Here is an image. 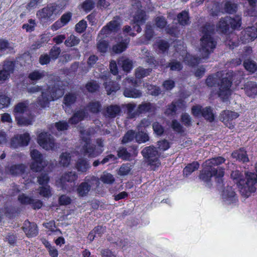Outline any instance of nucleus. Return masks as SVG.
I'll return each mask as SVG.
<instances>
[{"label":"nucleus","instance_id":"nucleus-23","mask_svg":"<svg viewBox=\"0 0 257 257\" xmlns=\"http://www.w3.org/2000/svg\"><path fill=\"white\" fill-rule=\"evenodd\" d=\"M156 109L155 105L150 102H144L138 106L139 115L146 112H153Z\"/></svg>","mask_w":257,"mask_h":257},{"label":"nucleus","instance_id":"nucleus-55","mask_svg":"<svg viewBox=\"0 0 257 257\" xmlns=\"http://www.w3.org/2000/svg\"><path fill=\"white\" fill-rule=\"evenodd\" d=\"M136 133L133 130L128 131L123 137L122 142L123 143H127L130 142L136 138Z\"/></svg>","mask_w":257,"mask_h":257},{"label":"nucleus","instance_id":"nucleus-8","mask_svg":"<svg viewBox=\"0 0 257 257\" xmlns=\"http://www.w3.org/2000/svg\"><path fill=\"white\" fill-rule=\"evenodd\" d=\"M132 11L135 13L134 15V23L144 24L146 20L145 12L141 10V3L139 1L133 0Z\"/></svg>","mask_w":257,"mask_h":257},{"label":"nucleus","instance_id":"nucleus-20","mask_svg":"<svg viewBox=\"0 0 257 257\" xmlns=\"http://www.w3.org/2000/svg\"><path fill=\"white\" fill-rule=\"evenodd\" d=\"M23 229L28 237L36 236L38 233L37 225L28 220L25 221Z\"/></svg>","mask_w":257,"mask_h":257},{"label":"nucleus","instance_id":"nucleus-45","mask_svg":"<svg viewBox=\"0 0 257 257\" xmlns=\"http://www.w3.org/2000/svg\"><path fill=\"white\" fill-rule=\"evenodd\" d=\"M80 42V39L73 35H71L65 40L64 43L67 47H71L77 45Z\"/></svg>","mask_w":257,"mask_h":257},{"label":"nucleus","instance_id":"nucleus-40","mask_svg":"<svg viewBox=\"0 0 257 257\" xmlns=\"http://www.w3.org/2000/svg\"><path fill=\"white\" fill-rule=\"evenodd\" d=\"M28 106V102L27 101L19 103L15 107L14 112L15 116H19L20 114L24 113L27 109Z\"/></svg>","mask_w":257,"mask_h":257},{"label":"nucleus","instance_id":"nucleus-10","mask_svg":"<svg viewBox=\"0 0 257 257\" xmlns=\"http://www.w3.org/2000/svg\"><path fill=\"white\" fill-rule=\"evenodd\" d=\"M221 198L223 203L227 205L235 204L237 202V196L233 189L227 186L221 194Z\"/></svg>","mask_w":257,"mask_h":257},{"label":"nucleus","instance_id":"nucleus-35","mask_svg":"<svg viewBox=\"0 0 257 257\" xmlns=\"http://www.w3.org/2000/svg\"><path fill=\"white\" fill-rule=\"evenodd\" d=\"M199 164L197 162H193L186 166L183 170V175L186 177L189 176L192 172L198 170Z\"/></svg>","mask_w":257,"mask_h":257},{"label":"nucleus","instance_id":"nucleus-64","mask_svg":"<svg viewBox=\"0 0 257 257\" xmlns=\"http://www.w3.org/2000/svg\"><path fill=\"white\" fill-rule=\"evenodd\" d=\"M94 7V3L92 0H86L82 5V8L85 11L89 12Z\"/></svg>","mask_w":257,"mask_h":257},{"label":"nucleus","instance_id":"nucleus-36","mask_svg":"<svg viewBox=\"0 0 257 257\" xmlns=\"http://www.w3.org/2000/svg\"><path fill=\"white\" fill-rule=\"evenodd\" d=\"M201 115L210 122L213 121L214 119V114L212 108L210 106L202 108Z\"/></svg>","mask_w":257,"mask_h":257},{"label":"nucleus","instance_id":"nucleus-11","mask_svg":"<svg viewBox=\"0 0 257 257\" xmlns=\"http://www.w3.org/2000/svg\"><path fill=\"white\" fill-rule=\"evenodd\" d=\"M110 76V74L109 73L103 74L100 76V78L104 81L103 85L108 95L115 92L120 88L119 84L111 81Z\"/></svg>","mask_w":257,"mask_h":257},{"label":"nucleus","instance_id":"nucleus-57","mask_svg":"<svg viewBox=\"0 0 257 257\" xmlns=\"http://www.w3.org/2000/svg\"><path fill=\"white\" fill-rule=\"evenodd\" d=\"M38 190L39 194L43 197H48L51 195L50 187L48 185H44V186L40 187Z\"/></svg>","mask_w":257,"mask_h":257},{"label":"nucleus","instance_id":"nucleus-5","mask_svg":"<svg viewBox=\"0 0 257 257\" xmlns=\"http://www.w3.org/2000/svg\"><path fill=\"white\" fill-rule=\"evenodd\" d=\"M38 143L46 150H55L58 148L53 137L47 133H42L38 137Z\"/></svg>","mask_w":257,"mask_h":257},{"label":"nucleus","instance_id":"nucleus-62","mask_svg":"<svg viewBox=\"0 0 257 257\" xmlns=\"http://www.w3.org/2000/svg\"><path fill=\"white\" fill-rule=\"evenodd\" d=\"M86 27V22L84 20H81L76 25L75 30L77 32L81 33L85 31Z\"/></svg>","mask_w":257,"mask_h":257},{"label":"nucleus","instance_id":"nucleus-50","mask_svg":"<svg viewBox=\"0 0 257 257\" xmlns=\"http://www.w3.org/2000/svg\"><path fill=\"white\" fill-rule=\"evenodd\" d=\"M118 63L121 65L123 70L125 72H129L133 67L132 61L128 59L119 60Z\"/></svg>","mask_w":257,"mask_h":257},{"label":"nucleus","instance_id":"nucleus-25","mask_svg":"<svg viewBox=\"0 0 257 257\" xmlns=\"http://www.w3.org/2000/svg\"><path fill=\"white\" fill-rule=\"evenodd\" d=\"M206 59H202L201 54L199 57H196L190 54H187L184 58V62L189 65L194 66L199 63L204 62Z\"/></svg>","mask_w":257,"mask_h":257},{"label":"nucleus","instance_id":"nucleus-61","mask_svg":"<svg viewBox=\"0 0 257 257\" xmlns=\"http://www.w3.org/2000/svg\"><path fill=\"white\" fill-rule=\"evenodd\" d=\"M10 103V98L5 95H0V109L8 106Z\"/></svg>","mask_w":257,"mask_h":257},{"label":"nucleus","instance_id":"nucleus-49","mask_svg":"<svg viewBox=\"0 0 257 257\" xmlns=\"http://www.w3.org/2000/svg\"><path fill=\"white\" fill-rule=\"evenodd\" d=\"M100 180L104 183L111 184L114 182L115 179L111 174L104 172L101 176Z\"/></svg>","mask_w":257,"mask_h":257},{"label":"nucleus","instance_id":"nucleus-63","mask_svg":"<svg viewBox=\"0 0 257 257\" xmlns=\"http://www.w3.org/2000/svg\"><path fill=\"white\" fill-rule=\"evenodd\" d=\"M86 88L89 92H94L98 90L99 85L96 82H90L86 84Z\"/></svg>","mask_w":257,"mask_h":257},{"label":"nucleus","instance_id":"nucleus-3","mask_svg":"<svg viewBox=\"0 0 257 257\" xmlns=\"http://www.w3.org/2000/svg\"><path fill=\"white\" fill-rule=\"evenodd\" d=\"M214 29L215 26L209 23L206 24L200 29L202 37L200 39L199 52L202 59L207 60L216 47V42L212 37Z\"/></svg>","mask_w":257,"mask_h":257},{"label":"nucleus","instance_id":"nucleus-4","mask_svg":"<svg viewBox=\"0 0 257 257\" xmlns=\"http://www.w3.org/2000/svg\"><path fill=\"white\" fill-rule=\"evenodd\" d=\"M64 88L57 81L53 85H49L47 89H44L42 94L38 98L37 103L41 107L48 106L50 101L61 97L64 94Z\"/></svg>","mask_w":257,"mask_h":257},{"label":"nucleus","instance_id":"nucleus-29","mask_svg":"<svg viewBox=\"0 0 257 257\" xmlns=\"http://www.w3.org/2000/svg\"><path fill=\"white\" fill-rule=\"evenodd\" d=\"M123 95L126 97L139 98L142 96L141 91L135 88H125L123 91Z\"/></svg>","mask_w":257,"mask_h":257},{"label":"nucleus","instance_id":"nucleus-58","mask_svg":"<svg viewBox=\"0 0 257 257\" xmlns=\"http://www.w3.org/2000/svg\"><path fill=\"white\" fill-rule=\"evenodd\" d=\"M55 126L58 131H64L68 129L69 125L66 121L61 120L56 122Z\"/></svg>","mask_w":257,"mask_h":257},{"label":"nucleus","instance_id":"nucleus-33","mask_svg":"<svg viewBox=\"0 0 257 257\" xmlns=\"http://www.w3.org/2000/svg\"><path fill=\"white\" fill-rule=\"evenodd\" d=\"M239 115L237 113L229 110H224L222 112V121L226 122L236 118Z\"/></svg>","mask_w":257,"mask_h":257},{"label":"nucleus","instance_id":"nucleus-31","mask_svg":"<svg viewBox=\"0 0 257 257\" xmlns=\"http://www.w3.org/2000/svg\"><path fill=\"white\" fill-rule=\"evenodd\" d=\"M77 170L81 172H86L90 168V165L88 162L84 159H79L76 164Z\"/></svg>","mask_w":257,"mask_h":257},{"label":"nucleus","instance_id":"nucleus-17","mask_svg":"<svg viewBox=\"0 0 257 257\" xmlns=\"http://www.w3.org/2000/svg\"><path fill=\"white\" fill-rule=\"evenodd\" d=\"M85 141V144L83 147L85 155L88 156L89 157L93 158L99 155L103 152L102 149L95 150L94 146L90 143L89 139L86 138Z\"/></svg>","mask_w":257,"mask_h":257},{"label":"nucleus","instance_id":"nucleus-39","mask_svg":"<svg viewBox=\"0 0 257 257\" xmlns=\"http://www.w3.org/2000/svg\"><path fill=\"white\" fill-rule=\"evenodd\" d=\"M127 112L131 118H134L137 115H139L138 108L136 111H134L136 107V104L134 103H128L125 105Z\"/></svg>","mask_w":257,"mask_h":257},{"label":"nucleus","instance_id":"nucleus-56","mask_svg":"<svg viewBox=\"0 0 257 257\" xmlns=\"http://www.w3.org/2000/svg\"><path fill=\"white\" fill-rule=\"evenodd\" d=\"M61 51V50L59 47L54 46L50 51L49 56L52 59L56 60L60 55Z\"/></svg>","mask_w":257,"mask_h":257},{"label":"nucleus","instance_id":"nucleus-42","mask_svg":"<svg viewBox=\"0 0 257 257\" xmlns=\"http://www.w3.org/2000/svg\"><path fill=\"white\" fill-rule=\"evenodd\" d=\"M231 20L233 22H230V27L232 30H238L241 25V18L240 16L237 15L233 18H231Z\"/></svg>","mask_w":257,"mask_h":257},{"label":"nucleus","instance_id":"nucleus-30","mask_svg":"<svg viewBox=\"0 0 257 257\" xmlns=\"http://www.w3.org/2000/svg\"><path fill=\"white\" fill-rule=\"evenodd\" d=\"M225 161V159L222 157L212 158L209 160H206L204 162V165L205 166L211 167V168H214V166L219 165L224 163Z\"/></svg>","mask_w":257,"mask_h":257},{"label":"nucleus","instance_id":"nucleus-6","mask_svg":"<svg viewBox=\"0 0 257 257\" xmlns=\"http://www.w3.org/2000/svg\"><path fill=\"white\" fill-rule=\"evenodd\" d=\"M31 156L33 162L31 163L30 168L34 172H40L46 166V162L44 160L42 154L38 150H33L31 152Z\"/></svg>","mask_w":257,"mask_h":257},{"label":"nucleus","instance_id":"nucleus-53","mask_svg":"<svg viewBox=\"0 0 257 257\" xmlns=\"http://www.w3.org/2000/svg\"><path fill=\"white\" fill-rule=\"evenodd\" d=\"M127 47L126 43L121 42L113 46L112 50L115 53H120L124 51Z\"/></svg>","mask_w":257,"mask_h":257},{"label":"nucleus","instance_id":"nucleus-46","mask_svg":"<svg viewBox=\"0 0 257 257\" xmlns=\"http://www.w3.org/2000/svg\"><path fill=\"white\" fill-rule=\"evenodd\" d=\"M217 173L214 174V176H216V181L217 183L218 188H221L223 185L222 177L224 176V169L218 167Z\"/></svg>","mask_w":257,"mask_h":257},{"label":"nucleus","instance_id":"nucleus-28","mask_svg":"<svg viewBox=\"0 0 257 257\" xmlns=\"http://www.w3.org/2000/svg\"><path fill=\"white\" fill-rule=\"evenodd\" d=\"M232 157L243 163L249 161V159L247 155L246 152L243 149H240L233 152L232 153Z\"/></svg>","mask_w":257,"mask_h":257},{"label":"nucleus","instance_id":"nucleus-41","mask_svg":"<svg viewBox=\"0 0 257 257\" xmlns=\"http://www.w3.org/2000/svg\"><path fill=\"white\" fill-rule=\"evenodd\" d=\"M71 156L67 152L63 153L60 157V164L63 167H67L70 164Z\"/></svg>","mask_w":257,"mask_h":257},{"label":"nucleus","instance_id":"nucleus-9","mask_svg":"<svg viewBox=\"0 0 257 257\" xmlns=\"http://www.w3.org/2000/svg\"><path fill=\"white\" fill-rule=\"evenodd\" d=\"M120 26V20L119 17H116L111 21L105 26H104L100 31L98 37L102 39V35H107L112 32H116L119 30Z\"/></svg>","mask_w":257,"mask_h":257},{"label":"nucleus","instance_id":"nucleus-22","mask_svg":"<svg viewBox=\"0 0 257 257\" xmlns=\"http://www.w3.org/2000/svg\"><path fill=\"white\" fill-rule=\"evenodd\" d=\"M78 179V175L74 171H70L64 173L60 178V182L62 184L64 185L66 182L72 183L76 181Z\"/></svg>","mask_w":257,"mask_h":257},{"label":"nucleus","instance_id":"nucleus-27","mask_svg":"<svg viewBox=\"0 0 257 257\" xmlns=\"http://www.w3.org/2000/svg\"><path fill=\"white\" fill-rule=\"evenodd\" d=\"M230 22L233 21L231 20V17H225L223 18H221L217 25V27L222 33H226L228 31L230 28L229 24Z\"/></svg>","mask_w":257,"mask_h":257},{"label":"nucleus","instance_id":"nucleus-13","mask_svg":"<svg viewBox=\"0 0 257 257\" xmlns=\"http://www.w3.org/2000/svg\"><path fill=\"white\" fill-rule=\"evenodd\" d=\"M257 37V29L255 27H247L241 32L240 39L243 43L254 40Z\"/></svg>","mask_w":257,"mask_h":257},{"label":"nucleus","instance_id":"nucleus-34","mask_svg":"<svg viewBox=\"0 0 257 257\" xmlns=\"http://www.w3.org/2000/svg\"><path fill=\"white\" fill-rule=\"evenodd\" d=\"M77 96L75 93H68L64 97L63 103L65 106L69 107L75 102Z\"/></svg>","mask_w":257,"mask_h":257},{"label":"nucleus","instance_id":"nucleus-16","mask_svg":"<svg viewBox=\"0 0 257 257\" xmlns=\"http://www.w3.org/2000/svg\"><path fill=\"white\" fill-rule=\"evenodd\" d=\"M19 201L23 204H30L36 209H40L42 206V202L38 199H35L25 194H20L18 197Z\"/></svg>","mask_w":257,"mask_h":257},{"label":"nucleus","instance_id":"nucleus-18","mask_svg":"<svg viewBox=\"0 0 257 257\" xmlns=\"http://www.w3.org/2000/svg\"><path fill=\"white\" fill-rule=\"evenodd\" d=\"M15 67L13 61H6L3 70L0 71V82H3L8 79L11 73L14 71Z\"/></svg>","mask_w":257,"mask_h":257},{"label":"nucleus","instance_id":"nucleus-54","mask_svg":"<svg viewBox=\"0 0 257 257\" xmlns=\"http://www.w3.org/2000/svg\"><path fill=\"white\" fill-rule=\"evenodd\" d=\"M16 119L18 122V123L20 125H28L32 124L33 121V118L31 117L29 118H26L24 117H20L19 116H16Z\"/></svg>","mask_w":257,"mask_h":257},{"label":"nucleus","instance_id":"nucleus-26","mask_svg":"<svg viewBox=\"0 0 257 257\" xmlns=\"http://www.w3.org/2000/svg\"><path fill=\"white\" fill-rule=\"evenodd\" d=\"M91 185L88 182H84L78 186L76 191L79 196L84 197L87 195L88 192L91 190Z\"/></svg>","mask_w":257,"mask_h":257},{"label":"nucleus","instance_id":"nucleus-1","mask_svg":"<svg viewBox=\"0 0 257 257\" xmlns=\"http://www.w3.org/2000/svg\"><path fill=\"white\" fill-rule=\"evenodd\" d=\"M231 178L236 183L242 196L248 197L252 193H254L257 185V173L247 172L245 173L246 180L242 179L243 175L238 170L232 171Z\"/></svg>","mask_w":257,"mask_h":257},{"label":"nucleus","instance_id":"nucleus-24","mask_svg":"<svg viewBox=\"0 0 257 257\" xmlns=\"http://www.w3.org/2000/svg\"><path fill=\"white\" fill-rule=\"evenodd\" d=\"M244 91L246 95L254 97L257 94V84L253 82H248L244 85Z\"/></svg>","mask_w":257,"mask_h":257},{"label":"nucleus","instance_id":"nucleus-12","mask_svg":"<svg viewBox=\"0 0 257 257\" xmlns=\"http://www.w3.org/2000/svg\"><path fill=\"white\" fill-rule=\"evenodd\" d=\"M30 140V137L28 133L22 135H17L11 139V145L14 148L26 146L28 145Z\"/></svg>","mask_w":257,"mask_h":257},{"label":"nucleus","instance_id":"nucleus-38","mask_svg":"<svg viewBox=\"0 0 257 257\" xmlns=\"http://www.w3.org/2000/svg\"><path fill=\"white\" fill-rule=\"evenodd\" d=\"M136 139L137 142L142 143L148 141L150 138L147 133L140 130L136 135Z\"/></svg>","mask_w":257,"mask_h":257},{"label":"nucleus","instance_id":"nucleus-51","mask_svg":"<svg viewBox=\"0 0 257 257\" xmlns=\"http://www.w3.org/2000/svg\"><path fill=\"white\" fill-rule=\"evenodd\" d=\"M132 167V166L129 163L122 164L119 168L118 174L120 176L127 175L131 171Z\"/></svg>","mask_w":257,"mask_h":257},{"label":"nucleus","instance_id":"nucleus-14","mask_svg":"<svg viewBox=\"0 0 257 257\" xmlns=\"http://www.w3.org/2000/svg\"><path fill=\"white\" fill-rule=\"evenodd\" d=\"M56 10V6L51 5L39 11L37 13V16L41 21L46 22L55 13Z\"/></svg>","mask_w":257,"mask_h":257},{"label":"nucleus","instance_id":"nucleus-2","mask_svg":"<svg viewBox=\"0 0 257 257\" xmlns=\"http://www.w3.org/2000/svg\"><path fill=\"white\" fill-rule=\"evenodd\" d=\"M228 74H222V72H218L213 75L209 76L206 79V83L207 86L210 87L215 86L217 85L218 90L217 94L223 101L228 99L231 95L232 91L230 89L232 81L230 75Z\"/></svg>","mask_w":257,"mask_h":257},{"label":"nucleus","instance_id":"nucleus-19","mask_svg":"<svg viewBox=\"0 0 257 257\" xmlns=\"http://www.w3.org/2000/svg\"><path fill=\"white\" fill-rule=\"evenodd\" d=\"M203 166V169L201 172L199 177L202 181L208 183L210 180L211 178L214 176L215 173H217V168L205 166L204 163Z\"/></svg>","mask_w":257,"mask_h":257},{"label":"nucleus","instance_id":"nucleus-7","mask_svg":"<svg viewBox=\"0 0 257 257\" xmlns=\"http://www.w3.org/2000/svg\"><path fill=\"white\" fill-rule=\"evenodd\" d=\"M142 154L144 157L148 160L151 165L158 167L160 164L158 159L159 154L158 151L153 146L145 147L142 151Z\"/></svg>","mask_w":257,"mask_h":257},{"label":"nucleus","instance_id":"nucleus-60","mask_svg":"<svg viewBox=\"0 0 257 257\" xmlns=\"http://www.w3.org/2000/svg\"><path fill=\"white\" fill-rule=\"evenodd\" d=\"M49 181V177L47 174L42 173L38 177V182L40 185H47Z\"/></svg>","mask_w":257,"mask_h":257},{"label":"nucleus","instance_id":"nucleus-52","mask_svg":"<svg viewBox=\"0 0 257 257\" xmlns=\"http://www.w3.org/2000/svg\"><path fill=\"white\" fill-rule=\"evenodd\" d=\"M150 71V69H145L140 67L136 70V76L137 78L141 79L148 75Z\"/></svg>","mask_w":257,"mask_h":257},{"label":"nucleus","instance_id":"nucleus-37","mask_svg":"<svg viewBox=\"0 0 257 257\" xmlns=\"http://www.w3.org/2000/svg\"><path fill=\"white\" fill-rule=\"evenodd\" d=\"M237 5L230 1H226L224 4V9L228 14H233L236 12Z\"/></svg>","mask_w":257,"mask_h":257},{"label":"nucleus","instance_id":"nucleus-32","mask_svg":"<svg viewBox=\"0 0 257 257\" xmlns=\"http://www.w3.org/2000/svg\"><path fill=\"white\" fill-rule=\"evenodd\" d=\"M178 21L183 26L189 25L190 23L188 12L183 11L178 14Z\"/></svg>","mask_w":257,"mask_h":257},{"label":"nucleus","instance_id":"nucleus-44","mask_svg":"<svg viewBox=\"0 0 257 257\" xmlns=\"http://www.w3.org/2000/svg\"><path fill=\"white\" fill-rule=\"evenodd\" d=\"M243 65L245 69L251 73L254 72L257 69V65L255 62L249 59L244 61Z\"/></svg>","mask_w":257,"mask_h":257},{"label":"nucleus","instance_id":"nucleus-47","mask_svg":"<svg viewBox=\"0 0 257 257\" xmlns=\"http://www.w3.org/2000/svg\"><path fill=\"white\" fill-rule=\"evenodd\" d=\"M157 46L158 48L159 53H164L167 52L169 48V44L168 42L165 40H159L157 42Z\"/></svg>","mask_w":257,"mask_h":257},{"label":"nucleus","instance_id":"nucleus-59","mask_svg":"<svg viewBox=\"0 0 257 257\" xmlns=\"http://www.w3.org/2000/svg\"><path fill=\"white\" fill-rule=\"evenodd\" d=\"M98 50L101 53H105L108 48V44L105 40H100L97 45Z\"/></svg>","mask_w":257,"mask_h":257},{"label":"nucleus","instance_id":"nucleus-15","mask_svg":"<svg viewBox=\"0 0 257 257\" xmlns=\"http://www.w3.org/2000/svg\"><path fill=\"white\" fill-rule=\"evenodd\" d=\"M26 169L27 166L24 164H15L6 167L5 168V172L6 174L11 176H17L24 174Z\"/></svg>","mask_w":257,"mask_h":257},{"label":"nucleus","instance_id":"nucleus-48","mask_svg":"<svg viewBox=\"0 0 257 257\" xmlns=\"http://www.w3.org/2000/svg\"><path fill=\"white\" fill-rule=\"evenodd\" d=\"M87 108L90 112L95 113L100 111L101 109V104L98 101H92L88 104Z\"/></svg>","mask_w":257,"mask_h":257},{"label":"nucleus","instance_id":"nucleus-43","mask_svg":"<svg viewBox=\"0 0 257 257\" xmlns=\"http://www.w3.org/2000/svg\"><path fill=\"white\" fill-rule=\"evenodd\" d=\"M45 76L44 71H34L31 72L28 76V78L32 81L36 82Z\"/></svg>","mask_w":257,"mask_h":257},{"label":"nucleus","instance_id":"nucleus-21","mask_svg":"<svg viewBox=\"0 0 257 257\" xmlns=\"http://www.w3.org/2000/svg\"><path fill=\"white\" fill-rule=\"evenodd\" d=\"M121 111V109L118 105H110L107 106L104 112V115L110 118L116 117Z\"/></svg>","mask_w":257,"mask_h":257}]
</instances>
